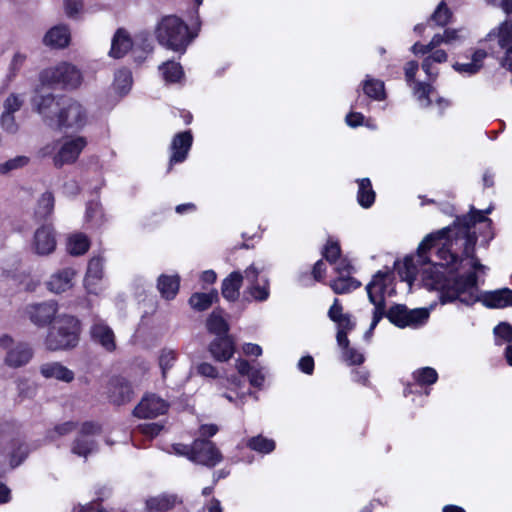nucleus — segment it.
Segmentation results:
<instances>
[{
  "mask_svg": "<svg viewBox=\"0 0 512 512\" xmlns=\"http://www.w3.org/2000/svg\"><path fill=\"white\" fill-rule=\"evenodd\" d=\"M40 80L43 84L49 86L74 90L81 85L83 76L76 66L62 62L55 67L43 70L40 74Z\"/></svg>",
  "mask_w": 512,
  "mask_h": 512,
  "instance_id": "nucleus-5",
  "label": "nucleus"
},
{
  "mask_svg": "<svg viewBox=\"0 0 512 512\" xmlns=\"http://www.w3.org/2000/svg\"><path fill=\"white\" fill-rule=\"evenodd\" d=\"M363 91L369 98L374 100L380 101L385 99L384 83L378 79L367 76L363 82Z\"/></svg>",
  "mask_w": 512,
  "mask_h": 512,
  "instance_id": "nucleus-40",
  "label": "nucleus"
},
{
  "mask_svg": "<svg viewBox=\"0 0 512 512\" xmlns=\"http://www.w3.org/2000/svg\"><path fill=\"white\" fill-rule=\"evenodd\" d=\"M187 454L189 460L208 468L215 467L223 460V455L215 443L204 438L195 439Z\"/></svg>",
  "mask_w": 512,
  "mask_h": 512,
  "instance_id": "nucleus-9",
  "label": "nucleus"
},
{
  "mask_svg": "<svg viewBox=\"0 0 512 512\" xmlns=\"http://www.w3.org/2000/svg\"><path fill=\"white\" fill-rule=\"evenodd\" d=\"M484 304L489 308H504L512 306V290L503 288L486 293Z\"/></svg>",
  "mask_w": 512,
  "mask_h": 512,
  "instance_id": "nucleus-30",
  "label": "nucleus"
},
{
  "mask_svg": "<svg viewBox=\"0 0 512 512\" xmlns=\"http://www.w3.org/2000/svg\"><path fill=\"white\" fill-rule=\"evenodd\" d=\"M436 265L425 269L426 285L432 289L440 291V299L442 303L459 301L460 303L470 306L479 300L478 277L475 272L466 275L445 276L443 272L434 270Z\"/></svg>",
  "mask_w": 512,
  "mask_h": 512,
  "instance_id": "nucleus-1",
  "label": "nucleus"
},
{
  "mask_svg": "<svg viewBox=\"0 0 512 512\" xmlns=\"http://www.w3.org/2000/svg\"><path fill=\"white\" fill-rule=\"evenodd\" d=\"M329 286L336 294H347L359 288L361 282L351 276H338L330 282Z\"/></svg>",
  "mask_w": 512,
  "mask_h": 512,
  "instance_id": "nucleus-37",
  "label": "nucleus"
},
{
  "mask_svg": "<svg viewBox=\"0 0 512 512\" xmlns=\"http://www.w3.org/2000/svg\"><path fill=\"white\" fill-rule=\"evenodd\" d=\"M76 272L72 268H64L51 275L47 288L54 293H62L73 286L72 280Z\"/></svg>",
  "mask_w": 512,
  "mask_h": 512,
  "instance_id": "nucleus-24",
  "label": "nucleus"
},
{
  "mask_svg": "<svg viewBox=\"0 0 512 512\" xmlns=\"http://www.w3.org/2000/svg\"><path fill=\"white\" fill-rule=\"evenodd\" d=\"M384 317H387L391 323L398 327L418 326L423 324L429 317V313L425 309L408 310L405 305L395 304L385 310Z\"/></svg>",
  "mask_w": 512,
  "mask_h": 512,
  "instance_id": "nucleus-12",
  "label": "nucleus"
},
{
  "mask_svg": "<svg viewBox=\"0 0 512 512\" xmlns=\"http://www.w3.org/2000/svg\"><path fill=\"white\" fill-rule=\"evenodd\" d=\"M335 324L337 326L336 340L338 346L347 345L349 343L347 335L356 326V323L352 320L351 314H348L340 322Z\"/></svg>",
  "mask_w": 512,
  "mask_h": 512,
  "instance_id": "nucleus-42",
  "label": "nucleus"
},
{
  "mask_svg": "<svg viewBox=\"0 0 512 512\" xmlns=\"http://www.w3.org/2000/svg\"><path fill=\"white\" fill-rule=\"evenodd\" d=\"M340 253H341V249L337 242H328L322 252L323 257L331 264H334L337 262V260L340 256Z\"/></svg>",
  "mask_w": 512,
  "mask_h": 512,
  "instance_id": "nucleus-56",
  "label": "nucleus"
},
{
  "mask_svg": "<svg viewBox=\"0 0 512 512\" xmlns=\"http://www.w3.org/2000/svg\"><path fill=\"white\" fill-rule=\"evenodd\" d=\"M159 69L162 71V75L167 82H177L183 76L182 66L174 61H167Z\"/></svg>",
  "mask_w": 512,
  "mask_h": 512,
  "instance_id": "nucleus-45",
  "label": "nucleus"
},
{
  "mask_svg": "<svg viewBox=\"0 0 512 512\" xmlns=\"http://www.w3.org/2000/svg\"><path fill=\"white\" fill-rule=\"evenodd\" d=\"M90 335L93 342L101 345L107 352H112L116 349L114 332L101 319H94L90 327Z\"/></svg>",
  "mask_w": 512,
  "mask_h": 512,
  "instance_id": "nucleus-20",
  "label": "nucleus"
},
{
  "mask_svg": "<svg viewBox=\"0 0 512 512\" xmlns=\"http://www.w3.org/2000/svg\"><path fill=\"white\" fill-rule=\"evenodd\" d=\"M58 304L55 301L30 304L26 307V314L31 322L39 327L46 326L55 318Z\"/></svg>",
  "mask_w": 512,
  "mask_h": 512,
  "instance_id": "nucleus-16",
  "label": "nucleus"
},
{
  "mask_svg": "<svg viewBox=\"0 0 512 512\" xmlns=\"http://www.w3.org/2000/svg\"><path fill=\"white\" fill-rule=\"evenodd\" d=\"M452 13L444 2H441L434 13L430 16L429 21L435 22L437 26H445L449 23Z\"/></svg>",
  "mask_w": 512,
  "mask_h": 512,
  "instance_id": "nucleus-50",
  "label": "nucleus"
},
{
  "mask_svg": "<svg viewBox=\"0 0 512 512\" xmlns=\"http://www.w3.org/2000/svg\"><path fill=\"white\" fill-rule=\"evenodd\" d=\"M80 324L71 315H59L46 337V347L51 351L73 348L79 340Z\"/></svg>",
  "mask_w": 512,
  "mask_h": 512,
  "instance_id": "nucleus-3",
  "label": "nucleus"
},
{
  "mask_svg": "<svg viewBox=\"0 0 512 512\" xmlns=\"http://www.w3.org/2000/svg\"><path fill=\"white\" fill-rule=\"evenodd\" d=\"M176 359V351L168 348H164L161 350L159 355V366L161 368L163 378L166 377L168 370L173 367Z\"/></svg>",
  "mask_w": 512,
  "mask_h": 512,
  "instance_id": "nucleus-49",
  "label": "nucleus"
},
{
  "mask_svg": "<svg viewBox=\"0 0 512 512\" xmlns=\"http://www.w3.org/2000/svg\"><path fill=\"white\" fill-rule=\"evenodd\" d=\"M358 193H357V200L358 203L363 208H369L373 205L375 201V192L372 188V184L370 179L363 178L358 179Z\"/></svg>",
  "mask_w": 512,
  "mask_h": 512,
  "instance_id": "nucleus-34",
  "label": "nucleus"
},
{
  "mask_svg": "<svg viewBox=\"0 0 512 512\" xmlns=\"http://www.w3.org/2000/svg\"><path fill=\"white\" fill-rule=\"evenodd\" d=\"M103 276V259L101 257L92 258L87 267L85 285L91 291L90 286L95 284Z\"/></svg>",
  "mask_w": 512,
  "mask_h": 512,
  "instance_id": "nucleus-38",
  "label": "nucleus"
},
{
  "mask_svg": "<svg viewBox=\"0 0 512 512\" xmlns=\"http://www.w3.org/2000/svg\"><path fill=\"white\" fill-rule=\"evenodd\" d=\"M211 356L218 362H227L235 352V343L231 335L217 336L209 344Z\"/></svg>",
  "mask_w": 512,
  "mask_h": 512,
  "instance_id": "nucleus-22",
  "label": "nucleus"
},
{
  "mask_svg": "<svg viewBox=\"0 0 512 512\" xmlns=\"http://www.w3.org/2000/svg\"><path fill=\"white\" fill-rule=\"evenodd\" d=\"M132 45L129 33L125 29L119 28L113 36L109 54L113 58H122L132 48Z\"/></svg>",
  "mask_w": 512,
  "mask_h": 512,
  "instance_id": "nucleus-26",
  "label": "nucleus"
},
{
  "mask_svg": "<svg viewBox=\"0 0 512 512\" xmlns=\"http://www.w3.org/2000/svg\"><path fill=\"white\" fill-rule=\"evenodd\" d=\"M298 368L305 374L311 375L314 371V359L311 356H304L298 362Z\"/></svg>",
  "mask_w": 512,
  "mask_h": 512,
  "instance_id": "nucleus-62",
  "label": "nucleus"
},
{
  "mask_svg": "<svg viewBox=\"0 0 512 512\" xmlns=\"http://www.w3.org/2000/svg\"><path fill=\"white\" fill-rule=\"evenodd\" d=\"M55 198L52 192H44L37 201L35 217L38 220H46L54 210Z\"/></svg>",
  "mask_w": 512,
  "mask_h": 512,
  "instance_id": "nucleus-33",
  "label": "nucleus"
},
{
  "mask_svg": "<svg viewBox=\"0 0 512 512\" xmlns=\"http://www.w3.org/2000/svg\"><path fill=\"white\" fill-rule=\"evenodd\" d=\"M72 452L81 457H87L97 450V443L92 438L77 436L72 444Z\"/></svg>",
  "mask_w": 512,
  "mask_h": 512,
  "instance_id": "nucleus-41",
  "label": "nucleus"
},
{
  "mask_svg": "<svg viewBox=\"0 0 512 512\" xmlns=\"http://www.w3.org/2000/svg\"><path fill=\"white\" fill-rule=\"evenodd\" d=\"M65 11L68 17H75L83 8L82 0H64Z\"/></svg>",
  "mask_w": 512,
  "mask_h": 512,
  "instance_id": "nucleus-60",
  "label": "nucleus"
},
{
  "mask_svg": "<svg viewBox=\"0 0 512 512\" xmlns=\"http://www.w3.org/2000/svg\"><path fill=\"white\" fill-rule=\"evenodd\" d=\"M249 382L252 386L260 388L264 382V375L260 369L252 368L248 374Z\"/></svg>",
  "mask_w": 512,
  "mask_h": 512,
  "instance_id": "nucleus-63",
  "label": "nucleus"
},
{
  "mask_svg": "<svg viewBox=\"0 0 512 512\" xmlns=\"http://www.w3.org/2000/svg\"><path fill=\"white\" fill-rule=\"evenodd\" d=\"M242 283L243 274L239 271L232 272L222 282V296L228 301H236L240 296V288Z\"/></svg>",
  "mask_w": 512,
  "mask_h": 512,
  "instance_id": "nucleus-25",
  "label": "nucleus"
},
{
  "mask_svg": "<svg viewBox=\"0 0 512 512\" xmlns=\"http://www.w3.org/2000/svg\"><path fill=\"white\" fill-rule=\"evenodd\" d=\"M40 372L45 378H55L64 382H71L74 379V373L58 362L41 365Z\"/></svg>",
  "mask_w": 512,
  "mask_h": 512,
  "instance_id": "nucleus-28",
  "label": "nucleus"
},
{
  "mask_svg": "<svg viewBox=\"0 0 512 512\" xmlns=\"http://www.w3.org/2000/svg\"><path fill=\"white\" fill-rule=\"evenodd\" d=\"M0 347L6 351L5 364L12 368L26 365L33 356L32 348L27 343H15L8 335L0 337Z\"/></svg>",
  "mask_w": 512,
  "mask_h": 512,
  "instance_id": "nucleus-11",
  "label": "nucleus"
},
{
  "mask_svg": "<svg viewBox=\"0 0 512 512\" xmlns=\"http://www.w3.org/2000/svg\"><path fill=\"white\" fill-rule=\"evenodd\" d=\"M29 163V158L26 156H17L13 159L0 164V174H6L12 170H16L26 166Z\"/></svg>",
  "mask_w": 512,
  "mask_h": 512,
  "instance_id": "nucleus-53",
  "label": "nucleus"
},
{
  "mask_svg": "<svg viewBox=\"0 0 512 512\" xmlns=\"http://www.w3.org/2000/svg\"><path fill=\"white\" fill-rule=\"evenodd\" d=\"M168 403L155 394H148L142 398L134 408L133 414L138 418H155L166 413Z\"/></svg>",
  "mask_w": 512,
  "mask_h": 512,
  "instance_id": "nucleus-17",
  "label": "nucleus"
},
{
  "mask_svg": "<svg viewBox=\"0 0 512 512\" xmlns=\"http://www.w3.org/2000/svg\"><path fill=\"white\" fill-rule=\"evenodd\" d=\"M70 32L67 26L58 25L52 27L44 36L43 42L54 48H64L69 44Z\"/></svg>",
  "mask_w": 512,
  "mask_h": 512,
  "instance_id": "nucleus-27",
  "label": "nucleus"
},
{
  "mask_svg": "<svg viewBox=\"0 0 512 512\" xmlns=\"http://www.w3.org/2000/svg\"><path fill=\"white\" fill-rule=\"evenodd\" d=\"M157 287L164 298L173 299L179 290V277L161 275Z\"/></svg>",
  "mask_w": 512,
  "mask_h": 512,
  "instance_id": "nucleus-36",
  "label": "nucleus"
},
{
  "mask_svg": "<svg viewBox=\"0 0 512 512\" xmlns=\"http://www.w3.org/2000/svg\"><path fill=\"white\" fill-rule=\"evenodd\" d=\"M433 87L430 84L423 82L415 83L414 93L417 95L421 105L428 107L431 105L430 94L433 92Z\"/></svg>",
  "mask_w": 512,
  "mask_h": 512,
  "instance_id": "nucleus-51",
  "label": "nucleus"
},
{
  "mask_svg": "<svg viewBox=\"0 0 512 512\" xmlns=\"http://www.w3.org/2000/svg\"><path fill=\"white\" fill-rule=\"evenodd\" d=\"M22 104L23 100L18 95L11 94L4 102V112L13 114L21 108Z\"/></svg>",
  "mask_w": 512,
  "mask_h": 512,
  "instance_id": "nucleus-58",
  "label": "nucleus"
},
{
  "mask_svg": "<svg viewBox=\"0 0 512 512\" xmlns=\"http://www.w3.org/2000/svg\"><path fill=\"white\" fill-rule=\"evenodd\" d=\"M247 293L257 302H264L270 296V283L268 278L262 279V284L254 283L249 285Z\"/></svg>",
  "mask_w": 512,
  "mask_h": 512,
  "instance_id": "nucleus-44",
  "label": "nucleus"
},
{
  "mask_svg": "<svg viewBox=\"0 0 512 512\" xmlns=\"http://www.w3.org/2000/svg\"><path fill=\"white\" fill-rule=\"evenodd\" d=\"M196 371L199 375L207 378L216 379L219 376L216 367L207 362H203L197 365Z\"/></svg>",
  "mask_w": 512,
  "mask_h": 512,
  "instance_id": "nucleus-57",
  "label": "nucleus"
},
{
  "mask_svg": "<svg viewBox=\"0 0 512 512\" xmlns=\"http://www.w3.org/2000/svg\"><path fill=\"white\" fill-rule=\"evenodd\" d=\"M335 271L338 273L339 276H351L353 266L347 259H341L340 261H338L335 267Z\"/></svg>",
  "mask_w": 512,
  "mask_h": 512,
  "instance_id": "nucleus-64",
  "label": "nucleus"
},
{
  "mask_svg": "<svg viewBox=\"0 0 512 512\" xmlns=\"http://www.w3.org/2000/svg\"><path fill=\"white\" fill-rule=\"evenodd\" d=\"M494 334L496 337V344L502 345V342H511L512 341V325L507 322H501L494 328Z\"/></svg>",
  "mask_w": 512,
  "mask_h": 512,
  "instance_id": "nucleus-54",
  "label": "nucleus"
},
{
  "mask_svg": "<svg viewBox=\"0 0 512 512\" xmlns=\"http://www.w3.org/2000/svg\"><path fill=\"white\" fill-rule=\"evenodd\" d=\"M57 241L52 225L44 224L36 229L32 241L33 251L40 256H47L56 249Z\"/></svg>",
  "mask_w": 512,
  "mask_h": 512,
  "instance_id": "nucleus-15",
  "label": "nucleus"
},
{
  "mask_svg": "<svg viewBox=\"0 0 512 512\" xmlns=\"http://www.w3.org/2000/svg\"><path fill=\"white\" fill-rule=\"evenodd\" d=\"M247 446L254 451L267 454L275 449V442L272 439L258 435L250 438L247 442Z\"/></svg>",
  "mask_w": 512,
  "mask_h": 512,
  "instance_id": "nucleus-46",
  "label": "nucleus"
},
{
  "mask_svg": "<svg viewBox=\"0 0 512 512\" xmlns=\"http://www.w3.org/2000/svg\"><path fill=\"white\" fill-rule=\"evenodd\" d=\"M207 330L217 336L229 335V324L223 317V310L216 308L206 321Z\"/></svg>",
  "mask_w": 512,
  "mask_h": 512,
  "instance_id": "nucleus-31",
  "label": "nucleus"
},
{
  "mask_svg": "<svg viewBox=\"0 0 512 512\" xmlns=\"http://www.w3.org/2000/svg\"><path fill=\"white\" fill-rule=\"evenodd\" d=\"M192 142L193 136L191 131L180 132L173 137L170 146L172 154L169 160V170H171L174 164L182 163L186 160Z\"/></svg>",
  "mask_w": 512,
  "mask_h": 512,
  "instance_id": "nucleus-19",
  "label": "nucleus"
},
{
  "mask_svg": "<svg viewBox=\"0 0 512 512\" xmlns=\"http://www.w3.org/2000/svg\"><path fill=\"white\" fill-rule=\"evenodd\" d=\"M435 239L436 236L434 234L427 235L420 243L416 255L406 256L402 263H395L401 280L411 284L418 274L419 267H423L430 262L426 254L432 248Z\"/></svg>",
  "mask_w": 512,
  "mask_h": 512,
  "instance_id": "nucleus-6",
  "label": "nucleus"
},
{
  "mask_svg": "<svg viewBox=\"0 0 512 512\" xmlns=\"http://www.w3.org/2000/svg\"><path fill=\"white\" fill-rule=\"evenodd\" d=\"M488 37L492 39V37H498V43L501 48H506L505 57L501 61V65L512 72V22L505 21L500 27L499 31L496 34L495 32H490Z\"/></svg>",
  "mask_w": 512,
  "mask_h": 512,
  "instance_id": "nucleus-21",
  "label": "nucleus"
},
{
  "mask_svg": "<svg viewBox=\"0 0 512 512\" xmlns=\"http://www.w3.org/2000/svg\"><path fill=\"white\" fill-rule=\"evenodd\" d=\"M489 221V219L483 214L482 211L471 209V212L462 217H457L454 226L458 227L456 235V244L460 241L464 245V254L467 256H473L474 246L477 242V235L475 232H471L470 228L476 223Z\"/></svg>",
  "mask_w": 512,
  "mask_h": 512,
  "instance_id": "nucleus-7",
  "label": "nucleus"
},
{
  "mask_svg": "<svg viewBox=\"0 0 512 512\" xmlns=\"http://www.w3.org/2000/svg\"><path fill=\"white\" fill-rule=\"evenodd\" d=\"M487 52L482 49H477L472 54V60L469 63L456 62L453 65L455 71L460 74L474 75L483 67V61L487 57Z\"/></svg>",
  "mask_w": 512,
  "mask_h": 512,
  "instance_id": "nucleus-29",
  "label": "nucleus"
},
{
  "mask_svg": "<svg viewBox=\"0 0 512 512\" xmlns=\"http://www.w3.org/2000/svg\"><path fill=\"white\" fill-rule=\"evenodd\" d=\"M66 96L55 95L53 93L37 90L31 98V106L33 111L37 112L43 122L50 128L55 126L57 121L58 111L62 106L63 99Z\"/></svg>",
  "mask_w": 512,
  "mask_h": 512,
  "instance_id": "nucleus-8",
  "label": "nucleus"
},
{
  "mask_svg": "<svg viewBox=\"0 0 512 512\" xmlns=\"http://www.w3.org/2000/svg\"><path fill=\"white\" fill-rule=\"evenodd\" d=\"M155 36L161 46L181 54L191 42L188 26L174 15L161 19L156 26Z\"/></svg>",
  "mask_w": 512,
  "mask_h": 512,
  "instance_id": "nucleus-2",
  "label": "nucleus"
},
{
  "mask_svg": "<svg viewBox=\"0 0 512 512\" xmlns=\"http://www.w3.org/2000/svg\"><path fill=\"white\" fill-rule=\"evenodd\" d=\"M88 123V111L78 100L66 97L58 111L54 129L79 132Z\"/></svg>",
  "mask_w": 512,
  "mask_h": 512,
  "instance_id": "nucleus-4",
  "label": "nucleus"
},
{
  "mask_svg": "<svg viewBox=\"0 0 512 512\" xmlns=\"http://www.w3.org/2000/svg\"><path fill=\"white\" fill-rule=\"evenodd\" d=\"M182 502V498L177 494L163 493L148 498L145 504L148 512H167Z\"/></svg>",
  "mask_w": 512,
  "mask_h": 512,
  "instance_id": "nucleus-23",
  "label": "nucleus"
},
{
  "mask_svg": "<svg viewBox=\"0 0 512 512\" xmlns=\"http://www.w3.org/2000/svg\"><path fill=\"white\" fill-rule=\"evenodd\" d=\"M86 220L99 226L104 222L102 206L98 201H90L86 207Z\"/></svg>",
  "mask_w": 512,
  "mask_h": 512,
  "instance_id": "nucleus-48",
  "label": "nucleus"
},
{
  "mask_svg": "<svg viewBox=\"0 0 512 512\" xmlns=\"http://www.w3.org/2000/svg\"><path fill=\"white\" fill-rule=\"evenodd\" d=\"M343 350L344 360L349 365H359L363 363L364 356L358 350L349 347V343L347 345L339 346Z\"/></svg>",
  "mask_w": 512,
  "mask_h": 512,
  "instance_id": "nucleus-55",
  "label": "nucleus"
},
{
  "mask_svg": "<svg viewBox=\"0 0 512 512\" xmlns=\"http://www.w3.org/2000/svg\"><path fill=\"white\" fill-rule=\"evenodd\" d=\"M219 299L217 290H212L209 293L196 292L189 298L190 306L196 311L207 310L214 302Z\"/></svg>",
  "mask_w": 512,
  "mask_h": 512,
  "instance_id": "nucleus-32",
  "label": "nucleus"
},
{
  "mask_svg": "<svg viewBox=\"0 0 512 512\" xmlns=\"http://www.w3.org/2000/svg\"><path fill=\"white\" fill-rule=\"evenodd\" d=\"M77 428V423L73 421H67L62 424L56 425L53 430L48 431L47 437L54 441L58 437H62L70 434Z\"/></svg>",
  "mask_w": 512,
  "mask_h": 512,
  "instance_id": "nucleus-52",
  "label": "nucleus"
},
{
  "mask_svg": "<svg viewBox=\"0 0 512 512\" xmlns=\"http://www.w3.org/2000/svg\"><path fill=\"white\" fill-rule=\"evenodd\" d=\"M451 246H453V243H450V245H443L437 250V255L438 258L444 261L445 265L450 268L451 274H454L459 270L462 258H460L457 253L452 251Z\"/></svg>",
  "mask_w": 512,
  "mask_h": 512,
  "instance_id": "nucleus-35",
  "label": "nucleus"
},
{
  "mask_svg": "<svg viewBox=\"0 0 512 512\" xmlns=\"http://www.w3.org/2000/svg\"><path fill=\"white\" fill-rule=\"evenodd\" d=\"M86 144L87 141L82 136L66 139L53 159L54 165L60 168L65 164L74 163Z\"/></svg>",
  "mask_w": 512,
  "mask_h": 512,
  "instance_id": "nucleus-14",
  "label": "nucleus"
},
{
  "mask_svg": "<svg viewBox=\"0 0 512 512\" xmlns=\"http://www.w3.org/2000/svg\"><path fill=\"white\" fill-rule=\"evenodd\" d=\"M386 277L387 273L378 271L366 286L368 299L374 305L372 326L377 325L385 315L386 303L384 294L387 288L385 283Z\"/></svg>",
  "mask_w": 512,
  "mask_h": 512,
  "instance_id": "nucleus-10",
  "label": "nucleus"
},
{
  "mask_svg": "<svg viewBox=\"0 0 512 512\" xmlns=\"http://www.w3.org/2000/svg\"><path fill=\"white\" fill-rule=\"evenodd\" d=\"M100 430V425H98L97 423L85 422L82 424L78 435L86 438H91L92 435L100 433Z\"/></svg>",
  "mask_w": 512,
  "mask_h": 512,
  "instance_id": "nucleus-59",
  "label": "nucleus"
},
{
  "mask_svg": "<svg viewBox=\"0 0 512 512\" xmlns=\"http://www.w3.org/2000/svg\"><path fill=\"white\" fill-rule=\"evenodd\" d=\"M1 444L5 445L3 453L10 458V465L12 468L20 465L28 455L26 445L19 437V433L10 435L6 433L4 428L1 432Z\"/></svg>",
  "mask_w": 512,
  "mask_h": 512,
  "instance_id": "nucleus-13",
  "label": "nucleus"
},
{
  "mask_svg": "<svg viewBox=\"0 0 512 512\" xmlns=\"http://www.w3.org/2000/svg\"><path fill=\"white\" fill-rule=\"evenodd\" d=\"M132 86V74L128 69H121L115 74L114 87L121 94L128 93Z\"/></svg>",
  "mask_w": 512,
  "mask_h": 512,
  "instance_id": "nucleus-47",
  "label": "nucleus"
},
{
  "mask_svg": "<svg viewBox=\"0 0 512 512\" xmlns=\"http://www.w3.org/2000/svg\"><path fill=\"white\" fill-rule=\"evenodd\" d=\"M134 391L128 380L114 376L108 383V397L114 405H124L132 400Z\"/></svg>",
  "mask_w": 512,
  "mask_h": 512,
  "instance_id": "nucleus-18",
  "label": "nucleus"
},
{
  "mask_svg": "<svg viewBox=\"0 0 512 512\" xmlns=\"http://www.w3.org/2000/svg\"><path fill=\"white\" fill-rule=\"evenodd\" d=\"M413 379L420 386L432 385L438 380V373L434 368L423 367L413 372Z\"/></svg>",
  "mask_w": 512,
  "mask_h": 512,
  "instance_id": "nucleus-43",
  "label": "nucleus"
},
{
  "mask_svg": "<svg viewBox=\"0 0 512 512\" xmlns=\"http://www.w3.org/2000/svg\"><path fill=\"white\" fill-rule=\"evenodd\" d=\"M1 125L9 133H15L18 128L13 114L7 112L2 114Z\"/></svg>",
  "mask_w": 512,
  "mask_h": 512,
  "instance_id": "nucleus-61",
  "label": "nucleus"
},
{
  "mask_svg": "<svg viewBox=\"0 0 512 512\" xmlns=\"http://www.w3.org/2000/svg\"><path fill=\"white\" fill-rule=\"evenodd\" d=\"M90 242L82 233L73 234L68 238L67 249L71 255H82L89 249Z\"/></svg>",
  "mask_w": 512,
  "mask_h": 512,
  "instance_id": "nucleus-39",
  "label": "nucleus"
}]
</instances>
